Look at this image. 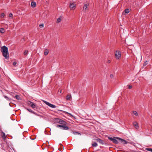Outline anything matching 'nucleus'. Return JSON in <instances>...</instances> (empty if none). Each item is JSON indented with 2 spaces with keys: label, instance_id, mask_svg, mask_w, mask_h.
I'll return each mask as SVG.
<instances>
[{
  "label": "nucleus",
  "instance_id": "nucleus-41",
  "mask_svg": "<svg viewBox=\"0 0 152 152\" xmlns=\"http://www.w3.org/2000/svg\"><path fill=\"white\" fill-rule=\"evenodd\" d=\"M29 110V111H30V112H31V113H34L33 112H32V111H31V110Z\"/></svg>",
  "mask_w": 152,
  "mask_h": 152
},
{
  "label": "nucleus",
  "instance_id": "nucleus-14",
  "mask_svg": "<svg viewBox=\"0 0 152 152\" xmlns=\"http://www.w3.org/2000/svg\"><path fill=\"white\" fill-rule=\"evenodd\" d=\"M49 52V50H48L47 49H46L45 50V52H44V55H45V56L47 55L48 54Z\"/></svg>",
  "mask_w": 152,
  "mask_h": 152
},
{
  "label": "nucleus",
  "instance_id": "nucleus-22",
  "mask_svg": "<svg viewBox=\"0 0 152 152\" xmlns=\"http://www.w3.org/2000/svg\"><path fill=\"white\" fill-rule=\"evenodd\" d=\"M73 134L75 135H77V134L79 135H81V134L80 133H79L77 132H73Z\"/></svg>",
  "mask_w": 152,
  "mask_h": 152
},
{
  "label": "nucleus",
  "instance_id": "nucleus-18",
  "mask_svg": "<svg viewBox=\"0 0 152 152\" xmlns=\"http://www.w3.org/2000/svg\"><path fill=\"white\" fill-rule=\"evenodd\" d=\"M92 145L93 147H96L98 145V144L96 142H94V143L92 144Z\"/></svg>",
  "mask_w": 152,
  "mask_h": 152
},
{
  "label": "nucleus",
  "instance_id": "nucleus-32",
  "mask_svg": "<svg viewBox=\"0 0 152 152\" xmlns=\"http://www.w3.org/2000/svg\"><path fill=\"white\" fill-rule=\"evenodd\" d=\"M63 124H61V125H57L56 126V127H62V126H63Z\"/></svg>",
  "mask_w": 152,
  "mask_h": 152
},
{
  "label": "nucleus",
  "instance_id": "nucleus-4",
  "mask_svg": "<svg viewBox=\"0 0 152 152\" xmlns=\"http://www.w3.org/2000/svg\"><path fill=\"white\" fill-rule=\"evenodd\" d=\"M43 102L47 105H48L49 107L52 108H55L56 107V106L53 104H51L49 103V102H47L45 101H43Z\"/></svg>",
  "mask_w": 152,
  "mask_h": 152
},
{
  "label": "nucleus",
  "instance_id": "nucleus-10",
  "mask_svg": "<svg viewBox=\"0 0 152 152\" xmlns=\"http://www.w3.org/2000/svg\"><path fill=\"white\" fill-rule=\"evenodd\" d=\"M1 136L3 140H5L6 139V135L5 133L3 132H1Z\"/></svg>",
  "mask_w": 152,
  "mask_h": 152
},
{
  "label": "nucleus",
  "instance_id": "nucleus-40",
  "mask_svg": "<svg viewBox=\"0 0 152 152\" xmlns=\"http://www.w3.org/2000/svg\"><path fill=\"white\" fill-rule=\"evenodd\" d=\"M59 91L60 93H61L62 92V90L61 89V90H60Z\"/></svg>",
  "mask_w": 152,
  "mask_h": 152
},
{
  "label": "nucleus",
  "instance_id": "nucleus-42",
  "mask_svg": "<svg viewBox=\"0 0 152 152\" xmlns=\"http://www.w3.org/2000/svg\"><path fill=\"white\" fill-rule=\"evenodd\" d=\"M29 110V111H30V112H31V113H34L33 112H32V111H31V110Z\"/></svg>",
  "mask_w": 152,
  "mask_h": 152
},
{
  "label": "nucleus",
  "instance_id": "nucleus-36",
  "mask_svg": "<svg viewBox=\"0 0 152 152\" xmlns=\"http://www.w3.org/2000/svg\"><path fill=\"white\" fill-rule=\"evenodd\" d=\"M129 88V89H131L132 88V85H128Z\"/></svg>",
  "mask_w": 152,
  "mask_h": 152
},
{
  "label": "nucleus",
  "instance_id": "nucleus-13",
  "mask_svg": "<svg viewBox=\"0 0 152 152\" xmlns=\"http://www.w3.org/2000/svg\"><path fill=\"white\" fill-rule=\"evenodd\" d=\"M60 119L58 118H55L54 119V122L56 123H59Z\"/></svg>",
  "mask_w": 152,
  "mask_h": 152
},
{
  "label": "nucleus",
  "instance_id": "nucleus-20",
  "mask_svg": "<svg viewBox=\"0 0 152 152\" xmlns=\"http://www.w3.org/2000/svg\"><path fill=\"white\" fill-rule=\"evenodd\" d=\"M30 106L31 107H32L33 108H34L35 107H36L35 104L33 102L32 103Z\"/></svg>",
  "mask_w": 152,
  "mask_h": 152
},
{
  "label": "nucleus",
  "instance_id": "nucleus-26",
  "mask_svg": "<svg viewBox=\"0 0 152 152\" xmlns=\"http://www.w3.org/2000/svg\"><path fill=\"white\" fill-rule=\"evenodd\" d=\"M5 16V14L4 13H2L1 14V17L3 18Z\"/></svg>",
  "mask_w": 152,
  "mask_h": 152
},
{
  "label": "nucleus",
  "instance_id": "nucleus-12",
  "mask_svg": "<svg viewBox=\"0 0 152 152\" xmlns=\"http://www.w3.org/2000/svg\"><path fill=\"white\" fill-rule=\"evenodd\" d=\"M71 97V95L70 94L67 95L66 97V99L67 100H70Z\"/></svg>",
  "mask_w": 152,
  "mask_h": 152
},
{
  "label": "nucleus",
  "instance_id": "nucleus-39",
  "mask_svg": "<svg viewBox=\"0 0 152 152\" xmlns=\"http://www.w3.org/2000/svg\"><path fill=\"white\" fill-rule=\"evenodd\" d=\"M110 77H113V75L112 74H111L110 75Z\"/></svg>",
  "mask_w": 152,
  "mask_h": 152
},
{
  "label": "nucleus",
  "instance_id": "nucleus-33",
  "mask_svg": "<svg viewBox=\"0 0 152 152\" xmlns=\"http://www.w3.org/2000/svg\"><path fill=\"white\" fill-rule=\"evenodd\" d=\"M12 16H13L12 14V13H10V14L9 17H11L12 18H12Z\"/></svg>",
  "mask_w": 152,
  "mask_h": 152
},
{
  "label": "nucleus",
  "instance_id": "nucleus-43",
  "mask_svg": "<svg viewBox=\"0 0 152 152\" xmlns=\"http://www.w3.org/2000/svg\"><path fill=\"white\" fill-rule=\"evenodd\" d=\"M61 145L62 146H63V145H62L61 144Z\"/></svg>",
  "mask_w": 152,
  "mask_h": 152
},
{
  "label": "nucleus",
  "instance_id": "nucleus-37",
  "mask_svg": "<svg viewBox=\"0 0 152 152\" xmlns=\"http://www.w3.org/2000/svg\"><path fill=\"white\" fill-rule=\"evenodd\" d=\"M4 97L7 100H8L9 99L8 97L7 96H4Z\"/></svg>",
  "mask_w": 152,
  "mask_h": 152
},
{
  "label": "nucleus",
  "instance_id": "nucleus-28",
  "mask_svg": "<svg viewBox=\"0 0 152 152\" xmlns=\"http://www.w3.org/2000/svg\"><path fill=\"white\" fill-rule=\"evenodd\" d=\"M39 116H40L41 117H42L43 118H45V120H47V117H46V115H45V116H42V115H37Z\"/></svg>",
  "mask_w": 152,
  "mask_h": 152
},
{
  "label": "nucleus",
  "instance_id": "nucleus-15",
  "mask_svg": "<svg viewBox=\"0 0 152 152\" xmlns=\"http://www.w3.org/2000/svg\"><path fill=\"white\" fill-rule=\"evenodd\" d=\"M133 124L134 126L135 127V128H137L138 127V124L137 122H134L133 123Z\"/></svg>",
  "mask_w": 152,
  "mask_h": 152
},
{
  "label": "nucleus",
  "instance_id": "nucleus-6",
  "mask_svg": "<svg viewBox=\"0 0 152 152\" xmlns=\"http://www.w3.org/2000/svg\"><path fill=\"white\" fill-rule=\"evenodd\" d=\"M69 7L71 10H74L76 7L75 5L73 3H71L70 4Z\"/></svg>",
  "mask_w": 152,
  "mask_h": 152
},
{
  "label": "nucleus",
  "instance_id": "nucleus-2",
  "mask_svg": "<svg viewBox=\"0 0 152 152\" xmlns=\"http://www.w3.org/2000/svg\"><path fill=\"white\" fill-rule=\"evenodd\" d=\"M115 58L118 59H120L121 57V52L119 50H117L115 52Z\"/></svg>",
  "mask_w": 152,
  "mask_h": 152
},
{
  "label": "nucleus",
  "instance_id": "nucleus-24",
  "mask_svg": "<svg viewBox=\"0 0 152 152\" xmlns=\"http://www.w3.org/2000/svg\"><path fill=\"white\" fill-rule=\"evenodd\" d=\"M15 97L18 100H19L20 99L19 96L18 95H17L15 96Z\"/></svg>",
  "mask_w": 152,
  "mask_h": 152
},
{
  "label": "nucleus",
  "instance_id": "nucleus-25",
  "mask_svg": "<svg viewBox=\"0 0 152 152\" xmlns=\"http://www.w3.org/2000/svg\"><path fill=\"white\" fill-rule=\"evenodd\" d=\"M58 111H61L63 113H66V114H71L70 113H67L66 112H64L63 111H62L61 110H57Z\"/></svg>",
  "mask_w": 152,
  "mask_h": 152
},
{
  "label": "nucleus",
  "instance_id": "nucleus-30",
  "mask_svg": "<svg viewBox=\"0 0 152 152\" xmlns=\"http://www.w3.org/2000/svg\"><path fill=\"white\" fill-rule=\"evenodd\" d=\"M32 102L30 101H29L27 102L28 104V105H30V106H31V104H32Z\"/></svg>",
  "mask_w": 152,
  "mask_h": 152
},
{
  "label": "nucleus",
  "instance_id": "nucleus-11",
  "mask_svg": "<svg viewBox=\"0 0 152 152\" xmlns=\"http://www.w3.org/2000/svg\"><path fill=\"white\" fill-rule=\"evenodd\" d=\"M31 5L32 7L34 8L36 6V2L34 1H32L31 3Z\"/></svg>",
  "mask_w": 152,
  "mask_h": 152
},
{
  "label": "nucleus",
  "instance_id": "nucleus-1",
  "mask_svg": "<svg viewBox=\"0 0 152 152\" xmlns=\"http://www.w3.org/2000/svg\"><path fill=\"white\" fill-rule=\"evenodd\" d=\"M1 49H2L1 52L2 53V55L6 59L8 58H9V54L7 48L4 46L1 47Z\"/></svg>",
  "mask_w": 152,
  "mask_h": 152
},
{
  "label": "nucleus",
  "instance_id": "nucleus-9",
  "mask_svg": "<svg viewBox=\"0 0 152 152\" xmlns=\"http://www.w3.org/2000/svg\"><path fill=\"white\" fill-rule=\"evenodd\" d=\"M65 125H63L62 129L65 130H68L69 129V127L67 126H65Z\"/></svg>",
  "mask_w": 152,
  "mask_h": 152
},
{
  "label": "nucleus",
  "instance_id": "nucleus-17",
  "mask_svg": "<svg viewBox=\"0 0 152 152\" xmlns=\"http://www.w3.org/2000/svg\"><path fill=\"white\" fill-rule=\"evenodd\" d=\"M89 5V4L88 5L87 4H85L83 7V10H87L88 8V7Z\"/></svg>",
  "mask_w": 152,
  "mask_h": 152
},
{
  "label": "nucleus",
  "instance_id": "nucleus-8",
  "mask_svg": "<svg viewBox=\"0 0 152 152\" xmlns=\"http://www.w3.org/2000/svg\"><path fill=\"white\" fill-rule=\"evenodd\" d=\"M58 123H59L61 124H63V125H66V122L65 121H64L61 119H60V120L59 121V122Z\"/></svg>",
  "mask_w": 152,
  "mask_h": 152
},
{
  "label": "nucleus",
  "instance_id": "nucleus-27",
  "mask_svg": "<svg viewBox=\"0 0 152 152\" xmlns=\"http://www.w3.org/2000/svg\"><path fill=\"white\" fill-rule=\"evenodd\" d=\"M148 62L147 61H146L143 63V66H145L148 64Z\"/></svg>",
  "mask_w": 152,
  "mask_h": 152
},
{
  "label": "nucleus",
  "instance_id": "nucleus-5",
  "mask_svg": "<svg viewBox=\"0 0 152 152\" xmlns=\"http://www.w3.org/2000/svg\"><path fill=\"white\" fill-rule=\"evenodd\" d=\"M116 138H117V139L120 140L121 142L123 144H126L128 143L127 141L124 139H123L119 137H117Z\"/></svg>",
  "mask_w": 152,
  "mask_h": 152
},
{
  "label": "nucleus",
  "instance_id": "nucleus-16",
  "mask_svg": "<svg viewBox=\"0 0 152 152\" xmlns=\"http://www.w3.org/2000/svg\"><path fill=\"white\" fill-rule=\"evenodd\" d=\"M5 30L4 28H0V32L2 33H4L5 32Z\"/></svg>",
  "mask_w": 152,
  "mask_h": 152
},
{
  "label": "nucleus",
  "instance_id": "nucleus-31",
  "mask_svg": "<svg viewBox=\"0 0 152 152\" xmlns=\"http://www.w3.org/2000/svg\"><path fill=\"white\" fill-rule=\"evenodd\" d=\"M39 26L40 28H43L44 27V25L42 23L40 24L39 25Z\"/></svg>",
  "mask_w": 152,
  "mask_h": 152
},
{
  "label": "nucleus",
  "instance_id": "nucleus-21",
  "mask_svg": "<svg viewBox=\"0 0 152 152\" xmlns=\"http://www.w3.org/2000/svg\"><path fill=\"white\" fill-rule=\"evenodd\" d=\"M61 17L60 16L59 18H58L57 20V23H60L61 21V18H60Z\"/></svg>",
  "mask_w": 152,
  "mask_h": 152
},
{
  "label": "nucleus",
  "instance_id": "nucleus-44",
  "mask_svg": "<svg viewBox=\"0 0 152 152\" xmlns=\"http://www.w3.org/2000/svg\"><path fill=\"white\" fill-rule=\"evenodd\" d=\"M56 113H58L57 112H56Z\"/></svg>",
  "mask_w": 152,
  "mask_h": 152
},
{
  "label": "nucleus",
  "instance_id": "nucleus-29",
  "mask_svg": "<svg viewBox=\"0 0 152 152\" xmlns=\"http://www.w3.org/2000/svg\"><path fill=\"white\" fill-rule=\"evenodd\" d=\"M28 53V50H25L24 52V55H27Z\"/></svg>",
  "mask_w": 152,
  "mask_h": 152
},
{
  "label": "nucleus",
  "instance_id": "nucleus-34",
  "mask_svg": "<svg viewBox=\"0 0 152 152\" xmlns=\"http://www.w3.org/2000/svg\"><path fill=\"white\" fill-rule=\"evenodd\" d=\"M17 64V62L16 61H14L13 63V65L14 66H16Z\"/></svg>",
  "mask_w": 152,
  "mask_h": 152
},
{
  "label": "nucleus",
  "instance_id": "nucleus-7",
  "mask_svg": "<svg viewBox=\"0 0 152 152\" xmlns=\"http://www.w3.org/2000/svg\"><path fill=\"white\" fill-rule=\"evenodd\" d=\"M96 141L99 142L100 144L103 145L104 144V141L103 140L101 139L100 138H98L96 139Z\"/></svg>",
  "mask_w": 152,
  "mask_h": 152
},
{
  "label": "nucleus",
  "instance_id": "nucleus-23",
  "mask_svg": "<svg viewBox=\"0 0 152 152\" xmlns=\"http://www.w3.org/2000/svg\"><path fill=\"white\" fill-rule=\"evenodd\" d=\"M145 150L147 151L151 152L152 150V148H146Z\"/></svg>",
  "mask_w": 152,
  "mask_h": 152
},
{
  "label": "nucleus",
  "instance_id": "nucleus-46",
  "mask_svg": "<svg viewBox=\"0 0 152 152\" xmlns=\"http://www.w3.org/2000/svg\"><path fill=\"white\" fill-rule=\"evenodd\" d=\"M93 152H94V151H93Z\"/></svg>",
  "mask_w": 152,
  "mask_h": 152
},
{
  "label": "nucleus",
  "instance_id": "nucleus-35",
  "mask_svg": "<svg viewBox=\"0 0 152 152\" xmlns=\"http://www.w3.org/2000/svg\"><path fill=\"white\" fill-rule=\"evenodd\" d=\"M133 114H137V113L136 111H132Z\"/></svg>",
  "mask_w": 152,
  "mask_h": 152
},
{
  "label": "nucleus",
  "instance_id": "nucleus-3",
  "mask_svg": "<svg viewBox=\"0 0 152 152\" xmlns=\"http://www.w3.org/2000/svg\"><path fill=\"white\" fill-rule=\"evenodd\" d=\"M116 138L117 137H114L113 138L111 137H108V139L112 141L113 143L115 144H118V141L116 139H117Z\"/></svg>",
  "mask_w": 152,
  "mask_h": 152
},
{
  "label": "nucleus",
  "instance_id": "nucleus-45",
  "mask_svg": "<svg viewBox=\"0 0 152 152\" xmlns=\"http://www.w3.org/2000/svg\"><path fill=\"white\" fill-rule=\"evenodd\" d=\"M151 117H152V115L151 116Z\"/></svg>",
  "mask_w": 152,
  "mask_h": 152
},
{
  "label": "nucleus",
  "instance_id": "nucleus-19",
  "mask_svg": "<svg viewBox=\"0 0 152 152\" xmlns=\"http://www.w3.org/2000/svg\"><path fill=\"white\" fill-rule=\"evenodd\" d=\"M125 13L126 14H127L129 12V9H126L124 11Z\"/></svg>",
  "mask_w": 152,
  "mask_h": 152
},
{
  "label": "nucleus",
  "instance_id": "nucleus-38",
  "mask_svg": "<svg viewBox=\"0 0 152 152\" xmlns=\"http://www.w3.org/2000/svg\"><path fill=\"white\" fill-rule=\"evenodd\" d=\"M111 61L110 60H108L107 61V63L108 64H109L110 63Z\"/></svg>",
  "mask_w": 152,
  "mask_h": 152
}]
</instances>
